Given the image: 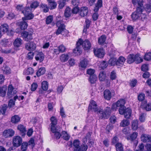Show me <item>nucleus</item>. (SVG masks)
<instances>
[{
	"label": "nucleus",
	"mask_w": 151,
	"mask_h": 151,
	"mask_svg": "<svg viewBox=\"0 0 151 151\" xmlns=\"http://www.w3.org/2000/svg\"><path fill=\"white\" fill-rule=\"evenodd\" d=\"M87 65V61L85 59H84L81 61L80 66L82 68L85 69L86 68Z\"/></svg>",
	"instance_id": "nucleus-48"
},
{
	"label": "nucleus",
	"mask_w": 151,
	"mask_h": 151,
	"mask_svg": "<svg viewBox=\"0 0 151 151\" xmlns=\"http://www.w3.org/2000/svg\"><path fill=\"white\" fill-rule=\"evenodd\" d=\"M33 30L32 29H31L27 31H23L21 33V37L24 41H30L33 38Z\"/></svg>",
	"instance_id": "nucleus-4"
},
{
	"label": "nucleus",
	"mask_w": 151,
	"mask_h": 151,
	"mask_svg": "<svg viewBox=\"0 0 151 151\" xmlns=\"http://www.w3.org/2000/svg\"><path fill=\"white\" fill-rule=\"evenodd\" d=\"M138 133L136 132H133L132 134L129 137H127V140H130L132 142H133L136 139L137 137Z\"/></svg>",
	"instance_id": "nucleus-40"
},
{
	"label": "nucleus",
	"mask_w": 151,
	"mask_h": 151,
	"mask_svg": "<svg viewBox=\"0 0 151 151\" xmlns=\"http://www.w3.org/2000/svg\"><path fill=\"white\" fill-rule=\"evenodd\" d=\"M144 10L139 8H136L135 11L133 12L131 15V17L133 21H135L139 18V15L141 12H142Z\"/></svg>",
	"instance_id": "nucleus-16"
},
{
	"label": "nucleus",
	"mask_w": 151,
	"mask_h": 151,
	"mask_svg": "<svg viewBox=\"0 0 151 151\" xmlns=\"http://www.w3.org/2000/svg\"><path fill=\"white\" fill-rule=\"evenodd\" d=\"M22 142V138L19 135L15 136L13 138L12 144L14 147H19Z\"/></svg>",
	"instance_id": "nucleus-15"
},
{
	"label": "nucleus",
	"mask_w": 151,
	"mask_h": 151,
	"mask_svg": "<svg viewBox=\"0 0 151 151\" xmlns=\"http://www.w3.org/2000/svg\"><path fill=\"white\" fill-rule=\"evenodd\" d=\"M79 10L80 8L78 6H75L71 10L72 13L73 14H77L78 12L79 13Z\"/></svg>",
	"instance_id": "nucleus-64"
},
{
	"label": "nucleus",
	"mask_w": 151,
	"mask_h": 151,
	"mask_svg": "<svg viewBox=\"0 0 151 151\" xmlns=\"http://www.w3.org/2000/svg\"><path fill=\"white\" fill-rule=\"evenodd\" d=\"M126 60V59L122 56H120L117 59H116V65L118 68L122 67L124 65Z\"/></svg>",
	"instance_id": "nucleus-24"
},
{
	"label": "nucleus",
	"mask_w": 151,
	"mask_h": 151,
	"mask_svg": "<svg viewBox=\"0 0 151 151\" xmlns=\"http://www.w3.org/2000/svg\"><path fill=\"white\" fill-rule=\"evenodd\" d=\"M81 43H79L78 41L76 42V47L73 50V54L74 56L80 55L82 53V50L81 47Z\"/></svg>",
	"instance_id": "nucleus-14"
},
{
	"label": "nucleus",
	"mask_w": 151,
	"mask_h": 151,
	"mask_svg": "<svg viewBox=\"0 0 151 151\" xmlns=\"http://www.w3.org/2000/svg\"><path fill=\"white\" fill-rule=\"evenodd\" d=\"M103 6L102 0H97V2L95 4V6L93 9L94 13L93 14L92 18L94 21L96 20L99 17L98 12L100 8Z\"/></svg>",
	"instance_id": "nucleus-5"
},
{
	"label": "nucleus",
	"mask_w": 151,
	"mask_h": 151,
	"mask_svg": "<svg viewBox=\"0 0 151 151\" xmlns=\"http://www.w3.org/2000/svg\"><path fill=\"white\" fill-rule=\"evenodd\" d=\"M140 138L141 141L144 143H149L151 142V136L149 134H142Z\"/></svg>",
	"instance_id": "nucleus-19"
},
{
	"label": "nucleus",
	"mask_w": 151,
	"mask_h": 151,
	"mask_svg": "<svg viewBox=\"0 0 151 151\" xmlns=\"http://www.w3.org/2000/svg\"><path fill=\"white\" fill-rule=\"evenodd\" d=\"M58 48L60 52L61 53L64 52L66 50V47L63 44L60 45L58 47Z\"/></svg>",
	"instance_id": "nucleus-62"
},
{
	"label": "nucleus",
	"mask_w": 151,
	"mask_h": 151,
	"mask_svg": "<svg viewBox=\"0 0 151 151\" xmlns=\"http://www.w3.org/2000/svg\"><path fill=\"white\" fill-rule=\"evenodd\" d=\"M144 59L147 61H149L151 60V52H149L145 53L144 56Z\"/></svg>",
	"instance_id": "nucleus-54"
},
{
	"label": "nucleus",
	"mask_w": 151,
	"mask_h": 151,
	"mask_svg": "<svg viewBox=\"0 0 151 151\" xmlns=\"http://www.w3.org/2000/svg\"><path fill=\"white\" fill-rule=\"evenodd\" d=\"M49 3V5L51 10L55 9L57 6V4L55 1H52V0L47 1Z\"/></svg>",
	"instance_id": "nucleus-47"
},
{
	"label": "nucleus",
	"mask_w": 151,
	"mask_h": 151,
	"mask_svg": "<svg viewBox=\"0 0 151 151\" xmlns=\"http://www.w3.org/2000/svg\"><path fill=\"white\" fill-rule=\"evenodd\" d=\"M29 145L31 146L32 149L34 147L35 144V140L33 138H31L28 142H23L20 145L21 151H27Z\"/></svg>",
	"instance_id": "nucleus-6"
},
{
	"label": "nucleus",
	"mask_w": 151,
	"mask_h": 151,
	"mask_svg": "<svg viewBox=\"0 0 151 151\" xmlns=\"http://www.w3.org/2000/svg\"><path fill=\"white\" fill-rule=\"evenodd\" d=\"M138 121L137 120H134L132 122V128L133 130H136L138 128Z\"/></svg>",
	"instance_id": "nucleus-44"
},
{
	"label": "nucleus",
	"mask_w": 151,
	"mask_h": 151,
	"mask_svg": "<svg viewBox=\"0 0 151 151\" xmlns=\"http://www.w3.org/2000/svg\"><path fill=\"white\" fill-rule=\"evenodd\" d=\"M124 105H123L122 109H120L119 114L124 115L125 118L129 119L132 114V109L129 107L126 108Z\"/></svg>",
	"instance_id": "nucleus-8"
},
{
	"label": "nucleus",
	"mask_w": 151,
	"mask_h": 151,
	"mask_svg": "<svg viewBox=\"0 0 151 151\" xmlns=\"http://www.w3.org/2000/svg\"><path fill=\"white\" fill-rule=\"evenodd\" d=\"M93 52L96 57L99 58H102L104 56L105 52L103 48H94L93 49Z\"/></svg>",
	"instance_id": "nucleus-11"
},
{
	"label": "nucleus",
	"mask_w": 151,
	"mask_h": 151,
	"mask_svg": "<svg viewBox=\"0 0 151 151\" xmlns=\"http://www.w3.org/2000/svg\"><path fill=\"white\" fill-rule=\"evenodd\" d=\"M29 42L25 45L26 49L28 51H34L36 48V45L33 42L28 41Z\"/></svg>",
	"instance_id": "nucleus-18"
},
{
	"label": "nucleus",
	"mask_w": 151,
	"mask_h": 151,
	"mask_svg": "<svg viewBox=\"0 0 151 151\" xmlns=\"http://www.w3.org/2000/svg\"><path fill=\"white\" fill-rule=\"evenodd\" d=\"M40 9H42L44 12L47 13L49 11V8L47 5L45 4H41L40 5Z\"/></svg>",
	"instance_id": "nucleus-52"
},
{
	"label": "nucleus",
	"mask_w": 151,
	"mask_h": 151,
	"mask_svg": "<svg viewBox=\"0 0 151 151\" xmlns=\"http://www.w3.org/2000/svg\"><path fill=\"white\" fill-rule=\"evenodd\" d=\"M116 78V73L115 70H112L110 75V79L111 80H115Z\"/></svg>",
	"instance_id": "nucleus-60"
},
{
	"label": "nucleus",
	"mask_w": 151,
	"mask_h": 151,
	"mask_svg": "<svg viewBox=\"0 0 151 151\" xmlns=\"http://www.w3.org/2000/svg\"><path fill=\"white\" fill-rule=\"evenodd\" d=\"M14 88L12 84H9L8 86L7 95L9 97H12V96L16 93L13 90Z\"/></svg>",
	"instance_id": "nucleus-28"
},
{
	"label": "nucleus",
	"mask_w": 151,
	"mask_h": 151,
	"mask_svg": "<svg viewBox=\"0 0 151 151\" xmlns=\"http://www.w3.org/2000/svg\"><path fill=\"white\" fill-rule=\"evenodd\" d=\"M91 21L88 19H86L85 22V25L83 26V32L87 34L88 33L87 29H89L91 24Z\"/></svg>",
	"instance_id": "nucleus-25"
},
{
	"label": "nucleus",
	"mask_w": 151,
	"mask_h": 151,
	"mask_svg": "<svg viewBox=\"0 0 151 151\" xmlns=\"http://www.w3.org/2000/svg\"><path fill=\"white\" fill-rule=\"evenodd\" d=\"M137 81L136 79L130 80L129 83V85L131 88H133L137 85Z\"/></svg>",
	"instance_id": "nucleus-51"
},
{
	"label": "nucleus",
	"mask_w": 151,
	"mask_h": 151,
	"mask_svg": "<svg viewBox=\"0 0 151 151\" xmlns=\"http://www.w3.org/2000/svg\"><path fill=\"white\" fill-rule=\"evenodd\" d=\"M143 59L140 56V54L138 53L136 54H130L128 56L127 58V63L129 64L134 62L137 64H139L143 62Z\"/></svg>",
	"instance_id": "nucleus-2"
},
{
	"label": "nucleus",
	"mask_w": 151,
	"mask_h": 151,
	"mask_svg": "<svg viewBox=\"0 0 151 151\" xmlns=\"http://www.w3.org/2000/svg\"><path fill=\"white\" fill-rule=\"evenodd\" d=\"M126 103L124 99H121L118 100L116 103L112 104L111 108L107 106L104 110L100 109L99 111V118L101 119H107L110 116L112 113V111H116L119 108V114L120 109H121L123 105Z\"/></svg>",
	"instance_id": "nucleus-1"
},
{
	"label": "nucleus",
	"mask_w": 151,
	"mask_h": 151,
	"mask_svg": "<svg viewBox=\"0 0 151 151\" xmlns=\"http://www.w3.org/2000/svg\"><path fill=\"white\" fill-rule=\"evenodd\" d=\"M69 58V55L68 54H63L60 57V60L62 62H65L67 61Z\"/></svg>",
	"instance_id": "nucleus-34"
},
{
	"label": "nucleus",
	"mask_w": 151,
	"mask_h": 151,
	"mask_svg": "<svg viewBox=\"0 0 151 151\" xmlns=\"http://www.w3.org/2000/svg\"><path fill=\"white\" fill-rule=\"evenodd\" d=\"M108 63L111 66H117L116 58L114 57H111L108 60Z\"/></svg>",
	"instance_id": "nucleus-39"
},
{
	"label": "nucleus",
	"mask_w": 151,
	"mask_h": 151,
	"mask_svg": "<svg viewBox=\"0 0 151 151\" xmlns=\"http://www.w3.org/2000/svg\"><path fill=\"white\" fill-rule=\"evenodd\" d=\"M17 129L19 131L20 135L24 137L26 134V127L22 124H19L17 127Z\"/></svg>",
	"instance_id": "nucleus-22"
},
{
	"label": "nucleus",
	"mask_w": 151,
	"mask_h": 151,
	"mask_svg": "<svg viewBox=\"0 0 151 151\" xmlns=\"http://www.w3.org/2000/svg\"><path fill=\"white\" fill-rule=\"evenodd\" d=\"M22 40L19 37L17 38L14 40L13 44L14 47H18L20 46L22 44Z\"/></svg>",
	"instance_id": "nucleus-36"
},
{
	"label": "nucleus",
	"mask_w": 151,
	"mask_h": 151,
	"mask_svg": "<svg viewBox=\"0 0 151 151\" xmlns=\"http://www.w3.org/2000/svg\"><path fill=\"white\" fill-rule=\"evenodd\" d=\"M130 122L129 120L124 119L121 122L120 126L122 127H125L128 126Z\"/></svg>",
	"instance_id": "nucleus-53"
},
{
	"label": "nucleus",
	"mask_w": 151,
	"mask_h": 151,
	"mask_svg": "<svg viewBox=\"0 0 151 151\" xmlns=\"http://www.w3.org/2000/svg\"><path fill=\"white\" fill-rule=\"evenodd\" d=\"M51 122L50 130L57 128L56 126L58 123V120L56 117L54 116H52L50 119Z\"/></svg>",
	"instance_id": "nucleus-23"
},
{
	"label": "nucleus",
	"mask_w": 151,
	"mask_h": 151,
	"mask_svg": "<svg viewBox=\"0 0 151 151\" xmlns=\"http://www.w3.org/2000/svg\"><path fill=\"white\" fill-rule=\"evenodd\" d=\"M14 131L12 129H6L3 132V135L5 138L11 137L14 135Z\"/></svg>",
	"instance_id": "nucleus-20"
},
{
	"label": "nucleus",
	"mask_w": 151,
	"mask_h": 151,
	"mask_svg": "<svg viewBox=\"0 0 151 151\" xmlns=\"http://www.w3.org/2000/svg\"><path fill=\"white\" fill-rule=\"evenodd\" d=\"M67 0H59L58 1V7L60 9H62L66 4Z\"/></svg>",
	"instance_id": "nucleus-45"
},
{
	"label": "nucleus",
	"mask_w": 151,
	"mask_h": 151,
	"mask_svg": "<svg viewBox=\"0 0 151 151\" xmlns=\"http://www.w3.org/2000/svg\"><path fill=\"white\" fill-rule=\"evenodd\" d=\"M65 26L63 27L62 25L61 27H58V29L56 31V35H58L60 34H61V33L63 32L64 31L66 33V35H68L69 32L68 30L66 29L65 28Z\"/></svg>",
	"instance_id": "nucleus-27"
},
{
	"label": "nucleus",
	"mask_w": 151,
	"mask_h": 151,
	"mask_svg": "<svg viewBox=\"0 0 151 151\" xmlns=\"http://www.w3.org/2000/svg\"><path fill=\"white\" fill-rule=\"evenodd\" d=\"M145 98V94L143 93H139L137 96V100L139 102L144 101Z\"/></svg>",
	"instance_id": "nucleus-41"
},
{
	"label": "nucleus",
	"mask_w": 151,
	"mask_h": 151,
	"mask_svg": "<svg viewBox=\"0 0 151 151\" xmlns=\"http://www.w3.org/2000/svg\"><path fill=\"white\" fill-rule=\"evenodd\" d=\"M108 65V64L105 61L103 60L101 62L100 64V67L102 70L106 69Z\"/></svg>",
	"instance_id": "nucleus-61"
},
{
	"label": "nucleus",
	"mask_w": 151,
	"mask_h": 151,
	"mask_svg": "<svg viewBox=\"0 0 151 151\" xmlns=\"http://www.w3.org/2000/svg\"><path fill=\"white\" fill-rule=\"evenodd\" d=\"M57 129L56 128L51 129V131L54 133L55 138L56 139H58L60 138L62 135L59 132L57 131Z\"/></svg>",
	"instance_id": "nucleus-35"
},
{
	"label": "nucleus",
	"mask_w": 151,
	"mask_h": 151,
	"mask_svg": "<svg viewBox=\"0 0 151 151\" xmlns=\"http://www.w3.org/2000/svg\"><path fill=\"white\" fill-rule=\"evenodd\" d=\"M35 59L36 60H39L40 62H42L44 59L43 53L42 52H38L35 57Z\"/></svg>",
	"instance_id": "nucleus-30"
},
{
	"label": "nucleus",
	"mask_w": 151,
	"mask_h": 151,
	"mask_svg": "<svg viewBox=\"0 0 151 151\" xmlns=\"http://www.w3.org/2000/svg\"><path fill=\"white\" fill-rule=\"evenodd\" d=\"M40 2L37 0H32L29 3V6H27V12L29 14H30L31 16L29 17L31 18L32 17L34 18V14L32 12L37 8L39 5Z\"/></svg>",
	"instance_id": "nucleus-3"
},
{
	"label": "nucleus",
	"mask_w": 151,
	"mask_h": 151,
	"mask_svg": "<svg viewBox=\"0 0 151 151\" xmlns=\"http://www.w3.org/2000/svg\"><path fill=\"white\" fill-rule=\"evenodd\" d=\"M46 72L45 68L44 67L40 68L38 69L36 73V76H35L34 77L36 78V76L38 77L42 75L45 74Z\"/></svg>",
	"instance_id": "nucleus-29"
},
{
	"label": "nucleus",
	"mask_w": 151,
	"mask_h": 151,
	"mask_svg": "<svg viewBox=\"0 0 151 151\" xmlns=\"http://www.w3.org/2000/svg\"><path fill=\"white\" fill-rule=\"evenodd\" d=\"M141 70L144 71H147L149 70V64H143L141 67Z\"/></svg>",
	"instance_id": "nucleus-58"
},
{
	"label": "nucleus",
	"mask_w": 151,
	"mask_h": 151,
	"mask_svg": "<svg viewBox=\"0 0 151 151\" xmlns=\"http://www.w3.org/2000/svg\"><path fill=\"white\" fill-rule=\"evenodd\" d=\"M119 139L117 136H114L111 139V145H115L119 142Z\"/></svg>",
	"instance_id": "nucleus-50"
},
{
	"label": "nucleus",
	"mask_w": 151,
	"mask_h": 151,
	"mask_svg": "<svg viewBox=\"0 0 151 151\" xmlns=\"http://www.w3.org/2000/svg\"><path fill=\"white\" fill-rule=\"evenodd\" d=\"M72 13L71 8L69 6L67 7L64 11V16L66 18H69L71 16Z\"/></svg>",
	"instance_id": "nucleus-37"
},
{
	"label": "nucleus",
	"mask_w": 151,
	"mask_h": 151,
	"mask_svg": "<svg viewBox=\"0 0 151 151\" xmlns=\"http://www.w3.org/2000/svg\"><path fill=\"white\" fill-rule=\"evenodd\" d=\"M116 151H124L123 145L121 143H118L115 145Z\"/></svg>",
	"instance_id": "nucleus-46"
},
{
	"label": "nucleus",
	"mask_w": 151,
	"mask_h": 151,
	"mask_svg": "<svg viewBox=\"0 0 151 151\" xmlns=\"http://www.w3.org/2000/svg\"><path fill=\"white\" fill-rule=\"evenodd\" d=\"M9 26L6 24H2L0 27V29L3 32H7L8 31Z\"/></svg>",
	"instance_id": "nucleus-42"
},
{
	"label": "nucleus",
	"mask_w": 151,
	"mask_h": 151,
	"mask_svg": "<svg viewBox=\"0 0 151 151\" xmlns=\"http://www.w3.org/2000/svg\"><path fill=\"white\" fill-rule=\"evenodd\" d=\"M21 118L18 115H15L12 116L11 118V121L12 124H17L19 122Z\"/></svg>",
	"instance_id": "nucleus-31"
},
{
	"label": "nucleus",
	"mask_w": 151,
	"mask_h": 151,
	"mask_svg": "<svg viewBox=\"0 0 151 151\" xmlns=\"http://www.w3.org/2000/svg\"><path fill=\"white\" fill-rule=\"evenodd\" d=\"M138 6L137 8H139L143 10H145V8L143 4V0H137Z\"/></svg>",
	"instance_id": "nucleus-59"
},
{
	"label": "nucleus",
	"mask_w": 151,
	"mask_h": 151,
	"mask_svg": "<svg viewBox=\"0 0 151 151\" xmlns=\"http://www.w3.org/2000/svg\"><path fill=\"white\" fill-rule=\"evenodd\" d=\"M27 6L25 7H24L22 5L19 4L17 5L16 7V10L18 12H21L23 14L24 16L23 17L24 19L25 20L26 19L28 18L31 16L30 14H29L27 12Z\"/></svg>",
	"instance_id": "nucleus-9"
},
{
	"label": "nucleus",
	"mask_w": 151,
	"mask_h": 151,
	"mask_svg": "<svg viewBox=\"0 0 151 151\" xmlns=\"http://www.w3.org/2000/svg\"><path fill=\"white\" fill-rule=\"evenodd\" d=\"M79 43H81V45L84 51H88L90 50L91 46V44L90 41L88 39H85L84 40L81 38L78 40Z\"/></svg>",
	"instance_id": "nucleus-10"
},
{
	"label": "nucleus",
	"mask_w": 151,
	"mask_h": 151,
	"mask_svg": "<svg viewBox=\"0 0 151 151\" xmlns=\"http://www.w3.org/2000/svg\"><path fill=\"white\" fill-rule=\"evenodd\" d=\"M146 114L144 113H142L140 115L139 120L142 122H144L145 121Z\"/></svg>",
	"instance_id": "nucleus-63"
},
{
	"label": "nucleus",
	"mask_w": 151,
	"mask_h": 151,
	"mask_svg": "<svg viewBox=\"0 0 151 151\" xmlns=\"http://www.w3.org/2000/svg\"><path fill=\"white\" fill-rule=\"evenodd\" d=\"M34 18L32 17L31 18L29 17L28 18H26L25 20H24L23 19V17L22 18V21L21 22H18L17 23V25L20 28V29L23 31H25V30L27 29L28 26V24L27 22L25 21L27 20H30Z\"/></svg>",
	"instance_id": "nucleus-12"
},
{
	"label": "nucleus",
	"mask_w": 151,
	"mask_h": 151,
	"mask_svg": "<svg viewBox=\"0 0 151 151\" xmlns=\"http://www.w3.org/2000/svg\"><path fill=\"white\" fill-rule=\"evenodd\" d=\"M103 96L105 100L109 101L112 97V94L111 91L109 89H105L103 92Z\"/></svg>",
	"instance_id": "nucleus-26"
},
{
	"label": "nucleus",
	"mask_w": 151,
	"mask_h": 151,
	"mask_svg": "<svg viewBox=\"0 0 151 151\" xmlns=\"http://www.w3.org/2000/svg\"><path fill=\"white\" fill-rule=\"evenodd\" d=\"M97 78V77L95 74L89 76V81L91 84H93L96 82Z\"/></svg>",
	"instance_id": "nucleus-55"
},
{
	"label": "nucleus",
	"mask_w": 151,
	"mask_h": 151,
	"mask_svg": "<svg viewBox=\"0 0 151 151\" xmlns=\"http://www.w3.org/2000/svg\"><path fill=\"white\" fill-rule=\"evenodd\" d=\"M34 72V70L32 67H29L25 69L23 71V74L24 75H32Z\"/></svg>",
	"instance_id": "nucleus-32"
},
{
	"label": "nucleus",
	"mask_w": 151,
	"mask_h": 151,
	"mask_svg": "<svg viewBox=\"0 0 151 151\" xmlns=\"http://www.w3.org/2000/svg\"><path fill=\"white\" fill-rule=\"evenodd\" d=\"M67 144L70 148L73 147V151H80V142L78 139H74L73 142L70 141Z\"/></svg>",
	"instance_id": "nucleus-7"
},
{
	"label": "nucleus",
	"mask_w": 151,
	"mask_h": 151,
	"mask_svg": "<svg viewBox=\"0 0 151 151\" xmlns=\"http://www.w3.org/2000/svg\"><path fill=\"white\" fill-rule=\"evenodd\" d=\"M106 37L105 35H103L98 39V44L100 45H102L105 43L106 40Z\"/></svg>",
	"instance_id": "nucleus-33"
},
{
	"label": "nucleus",
	"mask_w": 151,
	"mask_h": 151,
	"mask_svg": "<svg viewBox=\"0 0 151 151\" xmlns=\"http://www.w3.org/2000/svg\"><path fill=\"white\" fill-rule=\"evenodd\" d=\"M62 134L64 135L63 137V138L64 140L68 141L69 139L70 136L67 133V132L65 131H63Z\"/></svg>",
	"instance_id": "nucleus-57"
},
{
	"label": "nucleus",
	"mask_w": 151,
	"mask_h": 151,
	"mask_svg": "<svg viewBox=\"0 0 151 151\" xmlns=\"http://www.w3.org/2000/svg\"><path fill=\"white\" fill-rule=\"evenodd\" d=\"M100 109L98 110V105L96 102L93 100H91L90 101L88 107V112H89L92 110L94 111L95 112H97V114L99 116V113L98 112V111Z\"/></svg>",
	"instance_id": "nucleus-13"
},
{
	"label": "nucleus",
	"mask_w": 151,
	"mask_h": 151,
	"mask_svg": "<svg viewBox=\"0 0 151 151\" xmlns=\"http://www.w3.org/2000/svg\"><path fill=\"white\" fill-rule=\"evenodd\" d=\"M86 140L83 141V142L84 144H82L80 145V151H86L87 150L88 148V146L86 144Z\"/></svg>",
	"instance_id": "nucleus-49"
},
{
	"label": "nucleus",
	"mask_w": 151,
	"mask_h": 151,
	"mask_svg": "<svg viewBox=\"0 0 151 151\" xmlns=\"http://www.w3.org/2000/svg\"><path fill=\"white\" fill-rule=\"evenodd\" d=\"M53 20V17L52 15H49L48 16L46 19V24L48 25L52 22Z\"/></svg>",
	"instance_id": "nucleus-56"
},
{
	"label": "nucleus",
	"mask_w": 151,
	"mask_h": 151,
	"mask_svg": "<svg viewBox=\"0 0 151 151\" xmlns=\"http://www.w3.org/2000/svg\"><path fill=\"white\" fill-rule=\"evenodd\" d=\"M106 76V73L104 71L100 72L99 76V78L101 81H103L105 80Z\"/></svg>",
	"instance_id": "nucleus-38"
},
{
	"label": "nucleus",
	"mask_w": 151,
	"mask_h": 151,
	"mask_svg": "<svg viewBox=\"0 0 151 151\" xmlns=\"http://www.w3.org/2000/svg\"><path fill=\"white\" fill-rule=\"evenodd\" d=\"M48 83L47 81H43L41 84V88L43 91H46L48 89Z\"/></svg>",
	"instance_id": "nucleus-43"
},
{
	"label": "nucleus",
	"mask_w": 151,
	"mask_h": 151,
	"mask_svg": "<svg viewBox=\"0 0 151 151\" xmlns=\"http://www.w3.org/2000/svg\"><path fill=\"white\" fill-rule=\"evenodd\" d=\"M140 107L143 110L146 111H151V102H147V100L141 103Z\"/></svg>",
	"instance_id": "nucleus-17"
},
{
	"label": "nucleus",
	"mask_w": 151,
	"mask_h": 151,
	"mask_svg": "<svg viewBox=\"0 0 151 151\" xmlns=\"http://www.w3.org/2000/svg\"><path fill=\"white\" fill-rule=\"evenodd\" d=\"M88 12V10L87 7L83 6L80 9L79 14L82 17H84L87 16Z\"/></svg>",
	"instance_id": "nucleus-21"
}]
</instances>
